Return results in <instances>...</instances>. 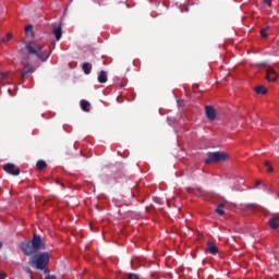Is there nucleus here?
<instances>
[{
    "label": "nucleus",
    "mask_w": 279,
    "mask_h": 279,
    "mask_svg": "<svg viewBox=\"0 0 279 279\" xmlns=\"http://www.w3.org/2000/svg\"><path fill=\"white\" fill-rule=\"evenodd\" d=\"M20 250H22L24 256H34L40 250H45V243L43 238L35 233L31 241L20 243Z\"/></svg>",
    "instance_id": "nucleus-1"
},
{
    "label": "nucleus",
    "mask_w": 279,
    "mask_h": 279,
    "mask_svg": "<svg viewBox=\"0 0 279 279\" xmlns=\"http://www.w3.org/2000/svg\"><path fill=\"white\" fill-rule=\"evenodd\" d=\"M45 48V45H31L28 44L26 46V49L28 51L29 56H36L40 62H47L49 60V57L51 56V50H43Z\"/></svg>",
    "instance_id": "nucleus-2"
},
{
    "label": "nucleus",
    "mask_w": 279,
    "mask_h": 279,
    "mask_svg": "<svg viewBox=\"0 0 279 279\" xmlns=\"http://www.w3.org/2000/svg\"><path fill=\"white\" fill-rule=\"evenodd\" d=\"M49 253H39L32 258L29 265H32V267H34L35 269L44 271V269H47V265H49Z\"/></svg>",
    "instance_id": "nucleus-3"
},
{
    "label": "nucleus",
    "mask_w": 279,
    "mask_h": 279,
    "mask_svg": "<svg viewBox=\"0 0 279 279\" xmlns=\"http://www.w3.org/2000/svg\"><path fill=\"white\" fill-rule=\"evenodd\" d=\"M229 156L223 151H208L205 165H211V162H226Z\"/></svg>",
    "instance_id": "nucleus-4"
},
{
    "label": "nucleus",
    "mask_w": 279,
    "mask_h": 279,
    "mask_svg": "<svg viewBox=\"0 0 279 279\" xmlns=\"http://www.w3.org/2000/svg\"><path fill=\"white\" fill-rule=\"evenodd\" d=\"M36 69L31 63H26L21 71V80L22 82H25L27 80V74L34 73Z\"/></svg>",
    "instance_id": "nucleus-5"
},
{
    "label": "nucleus",
    "mask_w": 279,
    "mask_h": 279,
    "mask_svg": "<svg viewBox=\"0 0 279 279\" xmlns=\"http://www.w3.org/2000/svg\"><path fill=\"white\" fill-rule=\"evenodd\" d=\"M3 170L10 175H21V169L14 163H7L3 166Z\"/></svg>",
    "instance_id": "nucleus-6"
},
{
    "label": "nucleus",
    "mask_w": 279,
    "mask_h": 279,
    "mask_svg": "<svg viewBox=\"0 0 279 279\" xmlns=\"http://www.w3.org/2000/svg\"><path fill=\"white\" fill-rule=\"evenodd\" d=\"M266 80L267 82H276V80H278V73H276V70H274V68H267Z\"/></svg>",
    "instance_id": "nucleus-7"
},
{
    "label": "nucleus",
    "mask_w": 279,
    "mask_h": 279,
    "mask_svg": "<svg viewBox=\"0 0 279 279\" xmlns=\"http://www.w3.org/2000/svg\"><path fill=\"white\" fill-rule=\"evenodd\" d=\"M206 117L210 121H215L217 119V111L213 108V106L206 107Z\"/></svg>",
    "instance_id": "nucleus-8"
},
{
    "label": "nucleus",
    "mask_w": 279,
    "mask_h": 279,
    "mask_svg": "<svg viewBox=\"0 0 279 279\" xmlns=\"http://www.w3.org/2000/svg\"><path fill=\"white\" fill-rule=\"evenodd\" d=\"M268 226H269V228H271V230H278V228H279V216H274L272 218H270L269 221H268Z\"/></svg>",
    "instance_id": "nucleus-9"
},
{
    "label": "nucleus",
    "mask_w": 279,
    "mask_h": 279,
    "mask_svg": "<svg viewBox=\"0 0 279 279\" xmlns=\"http://www.w3.org/2000/svg\"><path fill=\"white\" fill-rule=\"evenodd\" d=\"M207 252H209V254H213V256H216V254H219V247H217V245H215L213 242L208 241Z\"/></svg>",
    "instance_id": "nucleus-10"
},
{
    "label": "nucleus",
    "mask_w": 279,
    "mask_h": 279,
    "mask_svg": "<svg viewBox=\"0 0 279 279\" xmlns=\"http://www.w3.org/2000/svg\"><path fill=\"white\" fill-rule=\"evenodd\" d=\"M52 34L56 38V40H60V38H62V26H54L52 29Z\"/></svg>",
    "instance_id": "nucleus-11"
},
{
    "label": "nucleus",
    "mask_w": 279,
    "mask_h": 279,
    "mask_svg": "<svg viewBox=\"0 0 279 279\" xmlns=\"http://www.w3.org/2000/svg\"><path fill=\"white\" fill-rule=\"evenodd\" d=\"M98 82L99 84H106V82H108V74L106 73V71L101 70L99 75H98Z\"/></svg>",
    "instance_id": "nucleus-12"
},
{
    "label": "nucleus",
    "mask_w": 279,
    "mask_h": 279,
    "mask_svg": "<svg viewBox=\"0 0 279 279\" xmlns=\"http://www.w3.org/2000/svg\"><path fill=\"white\" fill-rule=\"evenodd\" d=\"M83 72L85 73V75H90V71H93V64L88 63V62H84L82 65Z\"/></svg>",
    "instance_id": "nucleus-13"
},
{
    "label": "nucleus",
    "mask_w": 279,
    "mask_h": 279,
    "mask_svg": "<svg viewBox=\"0 0 279 279\" xmlns=\"http://www.w3.org/2000/svg\"><path fill=\"white\" fill-rule=\"evenodd\" d=\"M81 108L84 112H90V102L88 100H81Z\"/></svg>",
    "instance_id": "nucleus-14"
},
{
    "label": "nucleus",
    "mask_w": 279,
    "mask_h": 279,
    "mask_svg": "<svg viewBox=\"0 0 279 279\" xmlns=\"http://www.w3.org/2000/svg\"><path fill=\"white\" fill-rule=\"evenodd\" d=\"M36 167L38 171H45V169H47V161L38 160Z\"/></svg>",
    "instance_id": "nucleus-15"
},
{
    "label": "nucleus",
    "mask_w": 279,
    "mask_h": 279,
    "mask_svg": "<svg viewBox=\"0 0 279 279\" xmlns=\"http://www.w3.org/2000/svg\"><path fill=\"white\" fill-rule=\"evenodd\" d=\"M255 93L257 95H267V87L259 85V86L255 87Z\"/></svg>",
    "instance_id": "nucleus-16"
},
{
    "label": "nucleus",
    "mask_w": 279,
    "mask_h": 279,
    "mask_svg": "<svg viewBox=\"0 0 279 279\" xmlns=\"http://www.w3.org/2000/svg\"><path fill=\"white\" fill-rule=\"evenodd\" d=\"M226 205H223L222 203H220L217 208H216V213L218 215H220L221 217H223V215H226V211L223 210Z\"/></svg>",
    "instance_id": "nucleus-17"
},
{
    "label": "nucleus",
    "mask_w": 279,
    "mask_h": 279,
    "mask_svg": "<svg viewBox=\"0 0 279 279\" xmlns=\"http://www.w3.org/2000/svg\"><path fill=\"white\" fill-rule=\"evenodd\" d=\"M33 27L34 26L32 24H27L25 26L24 31H25L26 36H29V32H31L32 35L34 34V33H32Z\"/></svg>",
    "instance_id": "nucleus-18"
},
{
    "label": "nucleus",
    "mask_w": 279,
    "mask_h": 279,
    "mask_svg": "<svg viewBox=\"0 0 279 279\" xmlns=\"http://www.w3.org/2000/svg\"><path fill=\"white\" fill-rule=\"evenodd\" d=\"M267 29H270V27L267 26V27H265V28H263V29L260 31V36H262V38H268V37H269V35L267 34Z\"/></svg>",
    "instance_id": "nucleus-19"
},
{
    "label": "nucleus",
    "mask_w": 279,
    "mask_h": 279,
    "mask_svg": "<svg viewBox=\"0 0 279 279\" xmlns=\"http://www.w3.org/2000/svg\"><path fill=\"white\" fill-rule=\"evenodd\" d=\"M128 279H141V277H138V275H136L134 272H130V274H128Z\"/></svg>",
    "instance_id": "nucleus-20"
},
{
    "label": "nucleus",
    "mask_w": 279,
    "mask_h": 279,
    "mask_svg": "<svg viewBox=\"0 0 279 279\" xmlns=\"http://www.w3.org/2000/svg\"><path fill=\"white\" fill-rule=\"evenodd\" d=\"M8 77V73L0 72V84L2 80H5Z\"/></svg>",
    "instance_id": "nucleus-21"
},
{
    "label": "nucleus",
    "mask_w": 279,
    "mask_h": 279,
    "mask_svg": "<svg viewBox=\"0 0 279 279\" xmlns=\"http://www.w3.org/2000/svg\"><path fill=\"white\" fill-rule=\"evenodd\" d=\"M45 279H58V277L56 275H47Z\"/></svg>",
    "instance_id": "nucleus-22"
},
{
    "label": "nucleus",
    "mask_w": 279,
    "mask_h": 279,
    "mask_svg": "<svg viewBox=\"0 0 279 279\" xmlns=\"http://www.w3.org/2000/svg\"><path fill=\"white\" fill-rule=\"evenodd\" d=\"M264 3H266V5H268V8H271V0H264Z\"/></svg>",
    "instance_id": "nucleus-23"
},
{
    "label": "nucleus",
    "mask_w": 279,
    "mask_h": 279,
    "mask_svg": "<svg viewBox=\"0 0 279 279\" xmlns=\"http://www.w3.org/2000/svg\"><path fill=\"white\" fill-rule=\"evenodd\" d=\"M7 40H12V33L7 34Z\"/></svg>",
    "instance_id": "nucleus-24"
},
{
    "label": "nucleus",
    "mask_w": 279,
    "mask_h": 279,
    "mask_svg": "<svg viewBox=\"0 0 279 279\" xmlns=\"http://www.w3.org/2000/svg\"><path fill=\"white\" fill-rule=\"evenodd\" d=\"M25 271H26V274L31 275V278H33V276H32V268H26Z\"/></svg>",
    "instance_id": "nucleus-25"
},
{
    "label": "nucleus",
    "mask_w": 279,
    "mask_h": 279,
    "mask_svg": "<svg viewBox=\"0 0 279 279\" xmlns=\"http://www.w3.org/2000/svg\"><path fill=\"white\" fill-rule=\"evenodd\" d=\"M7 275L4 272H0V279H5Z\"/></svg>",
    "instance_id": "nucleus-26"
},
{
    "label": "nucleus",
    "mask_w": 279,
    "mask_h": 279,
    "mask_svg": "<svg viewBox=\"0 0 279 279\" xmlns=\"http://www.w3.org/2000/svg\"><path fill=\"white\" fill-rule=\"evenodd\" d=\"M274 172V167L269 166L268 167V173H272Z\"/></svg>",
    "instance_id": "nucleus-27"
},
{
    "label": "nucleus",
    "mask_w": 279,
    "mask_h": 279,
    "mask_svg": "<svg viewBox=\"0 0 279 279\" xmlns=\"http://www.w3.org/2000/svg\"><path fill=\"white\" fill-rule=\"evenodd\" d=\"M0 41H1V43H8V40L5 39V37H1V38H0Z\"/></svg>",
    "instance_id": "nucleus-28"
},
{
    "label": "nucleus",
    "mask_w": 279,
    "mask_h": 279,
    "mask_svg": "<svg viewBox=\"0 0 279 279\" xmlns=\"http://www.w3.org/2000/svg\"><path fill=\"white\" fill-rule=\"evenodd\" d=\"M265 167H271V163L269 161H265Z\"/></svg>",
    "instance_id": "nucleus-29"
},
{
    "label": "nucleus",
    "mask_w": 279,
    "mask_h": 279,
    "mask_svg": "<svg viewBox=\"0 0 279 279\" xmlns=\"http://www.w3.org/2000/svg\"><path fill=\"white\" fill-rule=\"evenodd\" d=\"M255 186H256V189H258V186H260V181H257V182L255 183Z\"/></svg>",
    "instance_id": "nucleus-30"
},
{
    "label": "nucleus",
    "mask_w": 279,
    "mask_h": 279,
    "mask_svg": "<svg viewBox=\"0 0 279 279\" xmlns=\"http://www.w3.org/2000/svg\"><path fill=\"white\" fill-rule=\"evenodd\" d=\"M1 247H3V243L2 242H0V250H1Z\"/></svg>",
    "instance_id": "nucleus-31"
},
{
    "label": "nucleus",
    "mask_w": 279,
    "mask_h": 279,
    "mask_svg": "<svg viewBox=\"0 0 279 279\" xmlns=\"http://www.w3.org/2000/svg\"><path fill=\"white\" fill-rule=\"evenodd\" d=\"M62 189H64V185L61 183Z\"/></svg>",
    "instance_id": "nucleus-32"
},
{
    "label": "nucleus",
    "mask_w": 279,
    "mask_h": 279,
    "mask_svg": "<svg viewBox=\"0 0 279 279\" xmlns=\"http://www.w3.org/2000/svg\"><path fill=\"white\" fill-rule=\"evenodd\" d=\"M262 66H265V63H262Z\"/></svg>",
    "instance_id": "nucleus-33"
}]
</instances>
